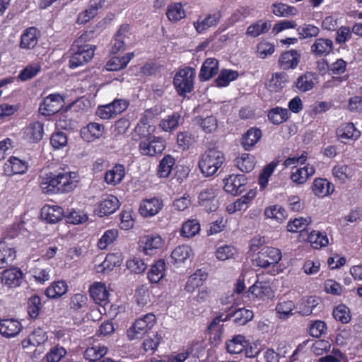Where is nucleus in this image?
Segmentation results:
<instances>
[{
	"instance_id": "nucleus-1",
	"label": "nucleus",
	"mask_w": 362,
	"mask_h": 362,
	"mask_svg": "<svg viewBox=\"0 0 362 362\" xmlns=\"http://www.w3.org/2000/svg\"><path fill=\"white\" fill-rule=\"evenodd\" d=\"M76 173L62 169L49 172L39 178L42 192L48 195L71 192L76 187Z\"/></svg>"
},
{
	"instance_id": "nucleus-2",
	"label": "nucleus",
	"mask_w": 362,
	"mask_h": 362,
	"mask_svg": "<svg viewBox=\"0 0 362 362\" xmlns=\"http://www.w3.org/2000/svg\"><path fill=\"white\" fill-rule=\"evenodd\" d=\"M225 161L226 158L223 151L217 148H210L201 155L198 167L204 177H209L216 175Z\"/></svg>"
},
{
	"instance_id": "nucleus-3",
	"label": "nucleus",
	"mask_w": 362,
	"mask_h": 362,
	"mask_svg": "<svg viewBox=\"0 0 362 362\" xmlns=\"http://www.w3.org/2000/svg\"><path fill=\"white\" fill-rule=\"evenodd\" d=\"M195 77L196 71L191 66H186L177 70L173 77V84L179 96L185 98L194 90Z\"/></svg>"
},
{
	"instance_id": "nucleus-4",
	"label": "nucleus",
	"mask_w": 362,
	"mask_h": 362,
	"mask_svg": "<svg viewBox=\"0 0 362 362\" xmlns=\"http://www.w3.org/2000/svg\"><path fill=\"white\" fill-rule=\"evenodd\" d=\"M95 48V45H81L73 42L70 48L69 68L74 69L90 61L94 56Z\"/></svg>"
},
{
	"instance_id": "nucleus-5",
	"label": "nucleus",
	"mask_w": 362,
	"mask_h": 362,
	"mask_svg": "<svg viewBox=\"0 0 362 362\" xmlns=\"http://www.w3.org/2000/svg\"><path fill=\"white\" fill-rule=\"evenodd\" d=\"M156 322V315L148 313L136 319L127 330V336L129 340L141 339L148 332Z\"/></svg>"
},
{
	"instance_id": "nucleus-6",
	"label": "nucleus",
	"mask_w": 362,
	"mask_h": 362,
	"mask_svg": "<svg viewBox=\"0 0 362 362\" xmlns=\"http://www.w3.org/2000/svg\"><path fill=\"white\" fill-rule=\"evenodd\" d=\"M164 244V240L158 234H149L141 236L138 241V250L146 256L158 254Z\"/></svg>"
},
{
	"instance_id": "nucleus-7",
	"label": "nucleus",
	"mask_w": 362,
	"mask_h": 362,
	"mask_svg": "<svg viewBox=\"0 0 362 362\" xmlns=\"http://www.w3.org/2000/svg\"><path fill=\"white\" fill-rule=\"evenodd\" d=\"M129 105L125 99H115L112 102L99 105L96 110V115L102 119H110L125 111Z\"/></svg>"
},
{
	"instance_id": "nucleus-8",
	"label": "nucleus",
	"mask_w": 362,
	"mask_h": 362,
	"mask_svg": "<svg viewBox=\"0 0 362 362\" xmlns=\"http://www.w3.org/2000/svg\"><path fill=\"white\" fill-rule=\"evenodd\" d=\"M165 148V140L159 136H148L139 144V151L142 156L152 157L160 154Z\"/></svg>"
},
{
	"instance_id": "nucleus-9",
	"label": "nucleus",
	"mask_w": 362,
	"mask_h": 362,
	"mask_svg": "<svg viewBox=\"0 0 362 362\" xmlns=\"http://www.w3.org/2000/svg\"><path fill=\"white\" fill-rule=\"evenodd\" d=\"M218 194V189L215 186L204 188L198 195L199 205L208 213L216 211L219 206Z\"/></svg>"
},
{
	"instance_id": "nucleus-10",
	"label": "nucleus",
	"mask_w": 362,
	"mask_h": 362,
	"mask_svg": "<svg viewBox=\"0 0 362 362\" xmlns=\"http://www.w3.org/2000/svg\"><path fill=\"white\" fill-rule=\"evenodd\" d=\"M281 252L279 249L264 246L258 252L255 259L256 265L262 268L275 266L281 259Z\"/></svg>"
},
{
	"instance_id": "nucleus-11",
	"label": "nucleus",
	"mask_w": 362,
	"mask_h": 362,
	"mask_svg": "<svg viewBox=\"0 0 362 362\" xmlns=\"http://www.w3.org/2000/svg\"><path fill=\"white\" fill-rule=\"evenodd\" d=\"M223 182L225 192L233 196H237L245 190L247 179L244 175L232 174L226 177Z\"/></svg>"
},
{
	"instance_id": "nucleus-12",
	"label": "nucleus",
	"mask_w": 362,
	"mask_h": 362,
	"mask_svg": "<svg viewBox=\"0 0 362 362\" xmlns=\"http://www.w3.org/2000/svg\"><path fill=\"white\" fill-rule=\"evenodd\" d=\"M64 104V100L59 94H50L42 101L39 112L45 116H51L57 113Z\"/></svg>"
},
{
	"instance_id": "nucleus-13",
	"label": "nucleus",
	"mask_w": 362,
	"mask_h": 362,
	"mask_svg": "<svg viewBox=\"0 0 362 362\" xmlns=\"http://www.w3.org/2000/svg\"><path fill=\"white\" fill-rule=\"evenodd\" d=\"M41 36L40 31L34 26L25 28L21 33L18 46L20 49L25 51L34 49Z\"/></svg>"
},
{
	"instance_id": "nucleus-14",
	"label": "nucleus",
	"mask_w": 362,
	"mask_h": 362,
	"mask_svg": "<svg viewBox=\"0 0 362 362\" xmlns=\"http://www.w3.org/2000/svg\"><path fill=\"white\" fill-rule=\"evenodd\" d=\"M317 82V75L312 71H305L300 74L292 85L296 92L305 93L311 90Z\"/></svg>"
},
{
	"instance_id": "nucleus-15",
	"label": "nucleus",
	"mask_w": 362,
	"mask_h": 362,
	"mask_svg": "<svg viewBox=\"0 0 362 362\" xmlns=\"http://www.w3.org/2000/svg\"><path fill=\"white\" fill-rule=\"evenodd\" d=\"M301 59V54L296 49L283 52L279 56L278 64L279 66L283 70L295 69L298 66Z\"/></svg>"
},
{
	"instance_id": "nucleus-16",
	"label": "nucleus",
	"mask_w": 362,
	"mask_h": 362,
	"mask_svg": "<svg viewBox=\"0 0 362 362\" xmlns=\"http://www.w3.org/2000/svg\"><path fill=\"white\" fill-rule=\"evenodd\" d=\"M120 203L117 197L112 194L107 195L97 204L95 212L100 217L109 216L115 213Z\"/></svg>"
},
{
	"instance_id": "nucleus-17",
	"label": "nucleus",
	"mask_w": 362,
	"mask_h": 362,
	"mask_svg": "<svg viewBox=\"0 0 362 362\" xmlns=\"http://www.w3.org/2000/svg\"><path fill=\"white\" fill-rule=\"evenodd\" d=\"M163 206V200L158 197L146 199L141 202L139 211L143 217H152L159 213Z\"/></svg>"
},
{
	"instance_id": "nucleus-18",
	"label": "nucleus",
	"mask_w": 362,
	"mask_h": 362,
	"mask_svg": "<svg viewBox=\"0 0 362 362\" xmlns=\"http://www.w3.org/2000/svg\"><path fill=\"white\" fill-rule=\"evenodd\" d=\"M221 16L220 11L209 13L204 18L199 16L197 21L193 23L194 28L197 33L202 34L210 28L216 27L219 23Z\"/></svg>"
},
{
	"instance_id": "nucleus-19",
	"label": "nucleus",
	"mask_w": 362,
	"mask_h": 362,
	"mask_svg": "<svg viewBox=\"0 0 362 362\" xmlns=\"http://www.w3.org/2000/svg\"><path fill=\"white\" fill-rule=\"evenodd\" d=\"M28 169L26 161L16 156H11L4 165V172L7 176L25 174Z\"/></svg>"
},
{
	"instance_id": "nucleus-20",
	"label": "nucleus",
	"mask_w": 362,
	"mask_h": 362,
	"mask_svg": "<svg viewBox=\"0 0 362 362\" xmlns=\"http://www.w3.org/2000/svg\"><path fill=\"white\" fill-rule=\"evenodd\" d=\"M64 209L57 205L45 204L40 211L42 220L47 223H57L62 220L64 217Z\"/></svg>"
},
{
	"instance_id": "nucleus-21",
	"label": "nucleus",
	"mask_w": 362,
	"mask_h": 362,
	"mask_svg": "<svg viewBox=\"0 0 362 362\" xmlns=\"http://www.w3.org/2000/svg\"><path fill=\"white\" fill-rule=\"evenodd\" d=\"M24 138L28 142L36 144L40 142L45 134L44 124L39 121L30 122L24 128Z\"/></svg>"
},
{
	"instance_id": "nucleus-22",
	"label": "nucleus",
	"mask_w": 362,
	"mask_h": 362,
	"mask_svg": "<svg viewBox=\"0 0 362 362\" xmlns=\"http://www.w3.org/2000/svg\"><path fill=\"white\" fill-rule=\"evenodd\" d=\"M336 135L342 142L346 143V141L357 140L361 136V132L352 122H344L337 127Z\"/></svg>"
},
{
	"instance_id": "nucleus-23",
	"label": "nucleus",
	"mask_w": 362,
	"mask_h": 362,
	"mask_svg": "<svg viewBox=\"0 0 362 362\" xmlns=\"http://www.w3.org/2000/svg\"><path fill=\"white\" fill-rule=\"evenodd\" d=\"M24 274L18 267L5 269L1 276V282L9 288H16L21 284Z\"/></svg>"
},
{
	"instance_id": "nucleus-24",
	"label": "nucleus",
	"mask_w": 362,
	"mask_h": 362,
	"mask_svg": "<svg viewBox=\"0 0 362 362\" xmlns=\"http://www.w3.org/2000/svg\"><path fill=\"white\" fill-rule=\"evenodd\" d=\"M161 112V108L157 105L145 110L139 119V122L135 127V132L145 136V131L144 129L142 130V129H146V125L149 126V123L158 119Z\"/></svg>"
},
{
	"instance_id": "nucleus-25",
	"label": "nucleus",
	"mask_w": 362,
	"mask_h": 362,
	"mask_svg": "<svg viewBox=\"0 0 362 362\" xmlns=\"http://www.w3.org/2000/svg\"><path fill=\"white\" fill-rule=\"evenodd\" d=\"M21 322L14 318H4L0 320V334L6 338L17 336L21 331Z\"/></svg>"
},
{
	"instance_id": "nucleus-26",
	"label": "nucleus",
	"mask_w": 362,
	"mask_h": 362,
	"mask_svg": "<svg viewBox=\"0 0 362 362\" xmlns=\"http://www.w3.org/2000/svg\"><path fill=\"white\" fill-rule=\"evenodd\" d=\"M90 297L95 303L101 306H105L108 303L109 292L107 290L105 284L101 282H95L89 288Z\"/></svg>"
},
{
	"instance_id": "nucleus-27",
	"label": "nucleus",
	"mask_w": 362,
	"mask_h": 362,
	"mask_svg": "<svg viewBox=\"0 0 362 362\" xmlns=\"http://www.w3.org/2000/svg\"><path fill=\"white\" fill-rule=\"evenodd\" d=\"M334 49V45L332 40L328 38H317L312 45L310 51L316 57H327Z\"/></svg>"
},
{
	"instance_id": "nucleus-28",
	"label": "nucleus",
	"mask_w": 362,
	"mask_h": 362,
	"mask_svg": "<svg viewBox=\"0 0 362 362\" xmlns=\"http://www.w3.org/2000/svg\"><path fill=\"white\" fill-rule=\"evenodd\" d=\"M254 298L264 300L272 298L274 296V291L269 282L256 281L248 290Z\"/></svg>"
},
{
	"instance_id": "nucleus-29",
	"label": "nucleus",
	"mask_w": 362,
	"mask_h": 362,
	"mask_svg": "<svg viewBox=\"0 0 362 362\" xmlns=\"http://www.w3.org/2000/svg\"><path fill=\"white\" fill-rule=\"evenodd\" d=\"M208 278V273L202 269H197L194 274L190 275L185 285V291L192 293L198 288L202 286Z\"/></svg>"
},
{
	"instance_id": "nucleus-30",
	"label": "nucleus",
	"mask_w": 362,
	"mask_h": 362,
	"mask_svg": "<svg viewBox=\"0 0 362 362\" xmlns=\"http://www.w3.org/2000/svg\"><path fill=\"white\" fill-rule=\"evenodd\" d=\"M122 259V255L119 252L109 253L106 255L104 261L96 266V272L98 273H107L115 267L120 266Z\"/></svg>"
},
{
	"instance_id": "nucleus-31",
	"label": "nucleus",
	"mask_w": 362,
	"mask_h": 362,
	"mask_svg": "<svg viewBox=\"0 0 362 362\" xmlns=\"http://www.w3.org/2000/svg\"><path fill=\"white\" fill-rule=\"evenodd\" d=\"M105 127L103 124L97 122H90L81 130V138L91 142L99 139L104 133Z\"/></svg>"
},
{
	"instance_id": "nucleus-32",
	"label": "nucleus",
	"mask_w": 362,
	"mask_h": 362,
	"mask_svg": "<svg viewBox=\"0 0 362 362\" xmlns=\"http://www.w3.org/2000/svg\"><path fill=\"white\" fill-rule=\"evenodd\" d=\"M262 136V132L257 127H250L241 137L240 143L246 151H250Z\"/></svg>"
},
{
	"instance_id": "nucleus-33",
	"label": "nucleus",
	"mask_w": 362,
	"mask_h": 362,
	"mask_svg": "<svg viewBox=\"0 0 362 362\" xmlns=\"http://www.w3.org/2000/svg\"><path fill=\"white\" fill-rule=\"evenodd\" d=\"M48 340V336L46 331L38 327L35 329L28 337L21 342L23 348H28L30 346H38L45 344Z\"/></svg>"
},
{
	"instance_id": "nucleus-34",
	"label": "nucleus",
	"mask_w": 362,
	"mask_h": 362,
	"mask_svg": "<svg viewBox=\"0 0 362 362\" xmlns=\"http://www.w3.org/2000/svg\"><path fill=\"white\" fill-rule=\"evenodd\" d=\"M218 71V61L215 58L206 59L202 65L199 72V79L206 81L216 76Z\"/></svg>"
},
{
	"instance_id": "nucleus-35",
	"label": "nucleus",
	"mask_w": 362,
	"mask_h": 362,
	"mask_svg": "<svg viewBox=\"0 0 362 362\" xmlns=\"http://www.w3.org/2000/svg\"><path fill=\"white\" fill-rule=\"evenodd\" d=\"M311 189L315 196L323 198L331 194L334 187L328 180L319 177L314 180Z\"/></svg>"
},
{
	"instance_id": "nucleus-36",
	"label": "nucleus",
	"mask_w": 362,
	"mask_h": 362,
	"mask_svg": "<svg viewBox=\"0 0 362 362\" xmlns=\"http://www.w3.org/2000/svg\"><path fill=\"white\" fill-rule=\"evenodd\" d=\"M186 2H173L170 4L166 9L165 15L169 21L177 23L186 17L184 6Z\"/></svg>"
},
{
	"instance_id": "nucleus-37",
	"label": "nucleus",
	"mask_w": 362,
	"mask_h": 362,
	"mask_svg": "<svg viewBox=\"0 0 362 362\" xmlns=\"http://www.w3.org/2000/svg\"><path fill=\"white\" fill-rule=\"evenodd\" d=\"M125 176V167L122 164H115L105 173L104 179L107 184L115 186L122 182Z\"/></svg>"
},
{
	"instance_id": "nucleus-38",
	"label": "nucleus",
	"mask_w": 362,
	"mask_h": 362,
	"mask_svg": "<svg viewBox=\"0 0 362 362\" xmlns=\"http://www.w3.org/2000/svg\"><path fill=\"white\" fill-rule=\"evenodd\" d=\"M107 352V348L98 342L93 343L84 351L83 356L86 360L95 362L102 358Z\"/></svg>"
},
{
	"instance_id": "nucleus-39",
	"label": "nucleus",
	"mask_w": 362,
	"mask_h": 362,
	"mask_svg": "<svg viewBox=\"0 0 362 362\" xmlns=\"http://www.w3.org/2000/svg\"><path fill=\"white\" fill-rule=\"evenodd\" d=\"M165 262L163 259H159L151 265L148 272V279L151 284L158 283L164 276L165 273Z\"/></svg>"
},
{
	"instance_id": "nucleus-40",
	"label": "nucleus",
	"mask_w": 362,
	"mask_h": 362,
	"mask_svg": "<svg viewBox=\"0 0 362 362\" xmlns=\"http://www.w3.org/2000/svg\"><path fill=\"white\" fill-rule=\"evenodd\" d=\"M69 286L65 281H53L45 290V293L48 298H61L68 291Z\"/></svg>"
},
{
	"instance_id": "nucleus-41",
	"label": "nucleus",
	"mask_w": 362,
	"mask_h": 362,
	"mask_svg": "<svg viewBox=\"0 0 362 362\" xmlns=\"http://www.w3.org/2000/svg\"><path fill=\"white\" fill-rule=\"evenodd\" d=\"M315 173L314 166L308 164L303 168H297L296 171L292 172L290 178L297 185L304 184L310 177Z\"/></svg>"
},
{
	"instance_id": "nucleus-42",
	"label": "nucleus",
	"mask_w": 362,
	"mask_h": 362,
	"mask_svg": "<svg viewBox=\"0 0 362 362\" xmlns=\"http://www.w3.org/2000/svg\"><path fill=\"white\" fill-rule=\"evenodd\" d=\"M288 75L286 72H276L272 75L267 84L268 89L272 92H280L288 82Z\"/></svg>"
},
{
	"instance_id": "nucleus-43",
	"label": "nucleus",
	"mask_w": 362,
	"mask_h": 362,
	"mask_svg": "<svg viewBox=\"0 0 362 362\" xmlns=\"http://www.w3.org/2000/svg\"><path fill=\"white\" fill-rule=\"evenodd\" d=\"M69 309L74 313L84 312L88 307V297L85 293H76L70 296Z\"/></svg>"
},
{
	"instance_id": "nucleus-44",
	"label": "nucleus",
	"mask_w": 362,
	"mask_h": 362,
	"mask_svg": "<svg viewBox=\"0 0 362 362\" xmlns=\"http://www.w3.org/2000/svg\"><path fill=\"white\" fill-rule=\"evenodd\" d=\"M175 165V158L170 154L165 155L158 165L157 175L160 178L168 177Z\"/></svg>"
},
{
	"instance_id": "nucleus-45",
	"label": "nucleus",
	"mask_w": 362,
	"mask_h": 362,
	"mask_svg": "<svg viewBox=\"0 0 362 362\" xmlns=\"http://www.w3.org/2000/svg\"><path fill=\"white\" fill-rule=\"evenodd\" d=\"M134 57L133 52H129L122 57H113L106 64L108 71H115L124 69Z\"/></svg>"
},
{
	"instance_id": "nucleus-46",
	"label": "nucleus",
	"mask_w": 362,
	"mask_h": 362,
	"mask_svg": "<svg viewBox=\"0 0 362 362\" xmlns=\"http://www.w3.org/2000/svg\"><path fill=\"white\" fill-rule=\"evenodd\" d=\"M268 120L274 125H279L289 118L288 110L276 106L270 109L267 114Z\"/></svg>"
},
{
	"instance_id": "nucleus-47",
	"label": "nucleus",
	"mask_w": 362,
	"mask_h": 362,
	"mask_svg": "<svg viewBox=\"0 0 362 362\" xmlns=\"http://www.w3.org/2000/svg\"><path fill=\"white\" fill-rule=\"evenodd\" d=\"M306 240L314 249H320L329 244V240L325 232L312 230L308 234Z\"/></svg>"
},
{
	"instance_id": "nucleus-48",
	"label": "nucleus",
	"mask_w": 362,
	"mask_h": 362,
	"mask_svg": "<svg viewBox=\"0 0 362 362\" xmlns=\"http://www.w3.org/2000/svg\"><path fill=\"white\" fill-rule=\"evenodd\" d=\"M42 70L38 63L29 64L20 71L16 79L25 82L34 78Z\"/></svg>"
},
{
	"instance_id": "nucleus-49",
	"label": "nucleus",
	"mask_w": 362,
	"mask_h": 362,
	"mask_svg": "<svg viewBox=\"0 0 362 362\" xmlns=\"http://www.w3.org/2000/svg\"><path fill=\"white\" fill-rule=\"evenodd\" d=\"M270 28L271 24L269 21L259 20L247 27L245 34L251 37H257L262 34L267 33Z\"/></svg>"
},
{
	"instance_id": "nucleus-50",
	"label": "nucleus",
	"mask_w": 362,
	"mask_h": 362,
	"mask_svg": "<svg viewBox=\"0 0 362 362\" xmlns=\"http://www.w3.org/2000/svg\"><path fill=\"white\" fill-rule=\"evenodd\" d=\"M182 119L181 115L177 112H173L165 118L160 120L159 127L165 132H172L180 124Z\"/></svg>"
},
{
	"instance_id": "nucleus-51",
	"label": "nucleus",
	"mask_w": 362,
	"mask_h": 362,
	"mask_svg": "<svg viewBox=\"0 0 362 362\" xmlns=\"http://www.w3.org/2000/svg\"><path fill=\"white\" fill-rule=\"evenodd\" d=\"M246 346V339L243 335L238 334L228 341L226 344V348L230 354H240Z\"/></svg>"
},
{
	"instance_id": "nucleus-52",
	"label": "nucleus",
	"mask_w": 362,
	"mask_h": 362,
	"mask_svg": "<svg viewBox=\"0 0 362 362\" xmlns=\"http://www.w3.org/2000/svg\"><path fill=\"white\" fill-rule=\"evenodd\" d=\"M196 120L200 128L206 134L214 133L218 128V120L216 117L213 115L206 117H196Z\"/></svg>"
},
{
	"instance_id": "nucleus-53",
	"label": "nucleus",
	"mask_w": 362,
	"mask_h": 362,
	"mask_svg": "<svg viewBox=\"0 0 362 362\" xmlns=\"http://www.w3.org/2000/svg\"><path fill=\"white\" fill-rule=\"evenodd\" d=\"M16 258V250L6 242H0V269Z\"/></svg>"
},
{
	"instance_id": "nucleus-54",
	"label": "nucleus",
	"mask_w": 362,
	"mask_h": 362,
	"mask_svg": "<svg viewBox=\"0 0 362 362\" xmlns=\"http://www.w3.org/2000/svg\"><path fill=\"white\" fill-rule=\"evenodd\" d=\"M332 173L335 179L344 183L351 178L354 175L353 169L348 165H336L332 170Z\"/></svg>"
},
{
	"instance_id": "nucleus-55",
	"label": "nucleus",
	"mask_w": 362,
	"mask_h": 362,
	"mask_svg": "<svg viewBox=\"0 0 362 362\" xmlns=\"http://www.w3.org/2000/svg\"><path fill=\"white\" fill-rule=\"evenodd\" d=\"M200 224L197 219H188L183 223L180 235L185 238H192L199 233Z\"/></svg>"
},
{
	"instance_id": "nucleus-56",
	"label": "nucleus",
	"mask_w": 362,
	"mask_h": 362,
	"mask_svg": "<svg viewBox=\"0 0 362 362\" xmlns=\"http://www.w3.org/2000/svg\"><path fill=\"white\" fill-rule=\"evenodd\" d=\"M278 164V160L272 161L264 167L258 178V184L259 185L260 189L262 190L267 187L269 182V178L274 173Z\"/></svg>"
},
{
	"instance_id": "nucleus-57",
	"label": "nucleus",
	"mask_w": 362,
	"mask_h": 362,
	"mask_svg": "<svg viewBox=\"0 0 362 362\" xmlns=\"http://www.w3.org/2000/svg\"><path fill=\"white\" fill-rule=\"evenodd\" d=\"M264 216L281 223L286 218L287 212L284 208L276 204L267 207L264 210Z\"/></svg>"
},
{
	"instance_id": "nucleus-58",
	"label": "nucleus",
	"mask_w": 362,
	"mask_h": 362,
	"mask_svg": "<svg viewBox=\"0 0 362 362\" xmlns=\"http://www.w3.org/2000/svg\"><path fill=\"white\" fill-rule=\"evenodd\" d=\"M162 341L163 337L157 332L153 337L146 338L142 342L141 347L146 353L151 352L153 354L158 349Z\"/></svg>"
},
{
	"instance_id": "nucleus-59",
	"label": "nucleus",
	"mask_w": 362,
	"mask_h": 362,
	"mask_svg": "<svg viewBox=\"0 0 362 362\" xmlns=\"http://www.w3.org/2000/svg\"><path fill=\"white\" fill-rule=\"evenodd\" d=\"M333 317L342 324H346L351 319L349 308L344 304H339L335 306L332 310Z\"/></svg>"
},
{
	"instance_id": "nucleus-60",
	"label": "nucleus",
	"mask_w": 362,
	"mask_h": 362,
	"mask_svg": "<svg viewBox=\"0 0 362 362\" xmlns=\"http://www.w3.org/2000/svg\"><path fill=\"white\" fill-rule=\"evenodd\" d=\"M296 308L292 300H282L277 303L276 311L281 319H287L293 315V310Z\"/></svg>"
},
{
	"instance_id": "nucleus-61",
	"label": "nucleus",
	"mask_w": 362,
	"mask_h": 362,
	"mask_svg": "<svg viewBox=\"0 0 362 362\" xmlns=\"http://www.w3.org/2000/svg\"><path fill=\"white\" fill-rule=\"evenodd\" d=\"M42 308V300L41 298L37 295H33L28 300L27 310L29 316L35 319L40 314V311Z\"/></svg>"
},
{
	"instance_id": "nucleus-62",
	"label": "nucleus",
	"mask_w": 362,
	"mask_h": 362,
	"mask_svg": "<svg viewBox=\"0 0 362 362\" xmlns=\"http://www.w3.org/2000/svg\"><path fill=\"white\" fill-rule=\"evenodd\" d=\"M192 254L189 246L182 245L176 247L171 253V257L175 262H184Z\"/></svg>"
},
{
	"instance_id": "nucleus-63",
	"label": "nucleus",
	"mask_w": 362,
	"mask_h": 362,
	"mask_svg": "<svg viewBox=\"0 0 362 362\" xmlns=\"http://www.w3.org/2000/svg\"><path fill=\"white\" fill-rule=\"evenodd\" d=\"M311 223V218H296L288 221L286 228L288 232L298 233L303 231Z\"/></svg>"
},
{
	"instance_id": "nucleus-64",
	"label": "nucleus",
	"mask_w": 362,
	"mask_h": 362,
	"mask_svg": "<svg viewBox=\"0 0 362 362\" xmlns=\"http://www.w3.org/2000/svg\"><path fill=\"white\" fill-rule=\"evenodd\" d=\"M67 354L66 350L59 344L52 347L45 354L44 359L47 362H59Z\"/></svg>"
}]
</instances>
